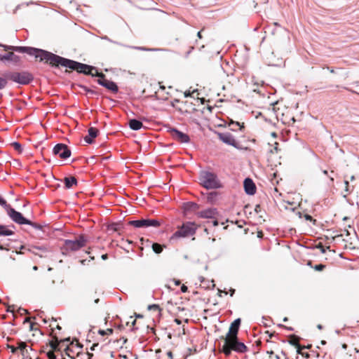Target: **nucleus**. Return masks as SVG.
Segmentation results:
<instances>
[{
  "mask_svg": "<svg viewBox=\"0 0 359 359\" xmlns=\"http://www.w3.org/2000/svg\"><path fill=\"white\" fill-rule=\"evenodd\" d=\"M12 49L27 53L28 55H34L36 58H39L40 61L48 63L52 67L62 66L80 74L98 77V79H107L105 75L102 72H99L93 66L67 59L43 49L32 47L13 48Z\"/></svg>",
  "mask_w": 359,
  "mask_h": 359,
  "instance_id": "f257e3e1",
  "label": "nucleus"
},
{
  "mask_svg": "<svg viewBox=\"0 0 359 359\" xmlns=\"http://www.w3.org/2000/svg\"><path fill=\"white\" fill-rule=\"evenodd\" d=\"M222 350L226 356H229L232 351L243 353L248 351V348L243 342L238 341V336H231L225 337Z\"/></svg>",
  "mask_w": 359,
  "mask_h": 359,
  "instance_id": "f03ea898",
  "label": "nucleus"
},
{
  "mask_svg": "<svg viewBox=\"0 0 359 359\" xmlns=\"http://www.w3.org/2000/svg\"><path fill=\"white\" fill-rule=\"evenodd\" d=\"M198 180L200 184L207 189H215L222 187L217 175L212 172L201 171Z\"/></svg>",
  "mask_w": 359,
  "mask_h": 359,
  "instance_id": "7ed1b4c3",
  "label": "nucleus"
},
{
  "mask_svg": "<svg viewBox=\"0 0 359 359\" xmlns=\"http://www.w3.org/2000/svg\"><path fill=\"white\" fill-rule=\"evenodd\" d=\"M87 241L86 236L83 234L79 236L75 240L66 239L61 248L62 253L67 255L69 252L77 251L84 247Z\"/></svg>",
  "mask_w": 359,
  "mask_h": 359,
  "instance_id": "20e7f679",
  "label": "nucleus"
},
{
  "mask_svg": "<svg viewBox=\"0 0 359 359\" xmlns=\"http://www.w3.org/2000/svg\"><path fill=\"white\" fill-rule=\"evenodd\" d=\"M3 76H6L8 81H11L20 85H27L34 80L33 75L27 71L6 72Z\"/></svg>",
  "mask_w": 359,
  "mask_h": 359,
  "instance_id": "39448f33",
  "label": "nucleus"
},
{
  "mask_svg": "<svg viewBox=\"0 0 359 359\" xmlns=\"http://www.w3.org/2000/svg\"><path fill=\"white\" fill-rule=\"evenodd\" d=\"M196 230L197 225L194 222H185L177 231L174 233L172 238L193 236L196 233Z\"/></svg>",
  "mask_w": 359,
  "mask_h": 359,
  "instance_id": "423d86ee",
  "label": "nucleus"
},
{
  "mask_svg": "<svg viewBox=\"0 0 359 359\" xmlns=\"http://www.w3.org/2000/svg\"><path fill=\"white\" fill-rule=\"evenodd\" d=\"M128 224L135 228L158 227L161 224V222L154 219H142L129 221Z\"/></svg>",
  "mask_w": 359,
  "mask_h": 359,
  "instance_id": "0eeeda50",
  "label": "nucleus"
},
{
  "mask_svg": "<svg viewBox=\"0 0 359 359\" xmlns=\"http://www.w3.org/2000/svg\"><path fill=\"white\" fill-rule=\"evenodd\" d=\"M7 214L11 219L18 224H29V220L23 217L20 212L16 211L14 208H11L10 205L7 204V206L4 208Z\"/></svg>",
  "mask_w": 359,
  "mask_h": 359,
  "instance_id": "6e6552de",
  "label": "nucleus"
},
{
  "mask_svg": "<svg viewBox=\"0 0 359 359\" xmlns=\"http://www.w3.org/2000/svg\"><path fill=\"white\" fill-rule=\"evenodd\" d=\"M0 46H2L5 50H11V52H8L3 55V62L9 61L14 64H17L20 61V57L18 55H15L13 51H16L22 53H24L11 48H21L22 46H7L1 44H0ZM26 53L28 54L27 53Z\"/></svg>",
  "mask_w": 359,
  "mask_h": 359,
  "instance_id": "1a4fd4ad",
  "label": "nucleus"
},
{
  "mask_svg": "<svg viewBox=\"0 0 359 359\" xmlns=\"http://www.w3.org/2000/svg\"><path fill=\"white\" fill-rule=\"evenodd\" d=\"M54 155L60 156L62 159H66L71 156V150L65 144H57L53 149Z\"/></svg>",
  "mask_w": 359,
  "mask_h": 359,
  "instance_id": "9d476101",
  "label": "nucleus"
},
{
  "mask_svg": "<svg viewBox=\"0 0 359 359\" xmlns=\"http://www.w3.org/2000/svg\"><path fill=\"white\" fill-rule=\"evenodd\" d=\"M28 251L41 258H47L48 253L51 252L50 249L46 245H32Z\"/></svg>",
  "mask_w": 359,
  "mask_h": 359,
  "instance_id": "9b49d317",
  "label": "nucleus"
},
{
  "mask_svg": "<svg viewBox=\"0 0 359 359\" xmlns=\"http://www.w3.org/2000/svg\"><path fill=\"white\" fill-rule=\"evenodd\" d=\"M217 135L218 136V138L219 140H221L222 142L233 146L235 148L238 149V143L235 140L233 135L230 133L226 132V133H217Z\"/></svg>",
  "mask_w": 359,
  "mask_h": 359,
  "instance_id": "f8f14e48",
  "label": "nucleus"
},
{
  "mask_svg": "<svg viewBox=\"0 0 359 359\" xmlns=\"http://www.w3.org/2000/svg\"><path fill=\"white\" fill-rule=\"evenodd\" d=\"M172 137L180 143H188L190 141V138L188 135L178 130L176 128H170L169 130Z\"/></svg>",
  "mask_w": 359,
  "mask_h": 359,
  "instance_id": "ddd939ff",
  "label": "nucleus"
},
{
  "mask_svg": "<svg viewBox=\"0 0 359 359\" xmlns=\"http://www.w3.org/2000/svg\"><path fill=\"white\" fill-rule=\"evenodd\" d=\"M244 190L248 195H254L256 193V186L253 180L249 177L244 180L243 182Z\"/></svg>",
  "mask_w": 359,
  "mask_h": 359,
  "instance_id": "4468645a",
  "label": "nucleus"
},
{
  "mask_svg": "<svg viewBox=\"0 0 359 359\" xmlns=\"http://www.w3.org/2000/svg\"><path fill=\"white\" fill-rule=\"evenodd\" d=\"M97 83L106 88L107 89L111 90L113 93H117L118 91V88L116 83L112 81H109L107 79H98Z\"/></svg>",
  "mask_w": 359,
  "mask_h": 359,
  "instance_id": "2eb2a0df",
  "label": "nucleus"
},
{
  "mask_svg": "<svg viewBox=\"0 0 359 359\" xmlns=\"http://www.w3.org/2000/svg\"><path fill=\"white\" fill-rule=\"evenodd\" d=\"M218 212L216 208H208L206 210L198 212L197 216L201 218L213 219L215 218Z\"/></svg>",
  "mask_w": 359,
  "mask_h": 359,
  "instance_id": "dca6fc26",
  "label": "nucleus"
},
{
  "mask_svg": "<svg viewBox=\"0 0 359 359\" xmlns=\"http://www.w3.org/2000/svg\"><path fill=\"white\" fill-rule=\"evenodd\" d=\"M241 319L237 318L233 320V322L231 324L229 332H227L226 337H231V336H237L239 327L241 325Z\"/></svg>",
  "mask_w": 359,
  "mask_h": 359,
  "instance_id": "f3484780",
  "label": "nucleus"
},
{
  "mask_svg": "<svg viewBox=\"0 0 359 359\" xmlns=\"http://www.w3.org/2000/svg\"><path fill=\"white\" fill-rule=\"evenodd\" d=\"M70 341L69 338H67L62 340L58 341L57 338L55 337V341H50V346L51 347L53 351H61V348L63 346L64 343L69 342Z\"/></svg>",
  "mask_w": 359,
  "mask_h": 359,
  "instance_id": "a211bd4d",
  "label": "nucleus"
},
{
  "mask_svg": "<svg viewBox=\"0 0 359 359\" xmlns=\"http://www.w3.org/2000/svg\"><path fill=\"white\" fill-rule=\"evenodd\" d=\"M128 126L133 130H138L143 127L142 123L137 119H130L128 121Z\"/></svg>",
  "mask_w": 359,
  "mask_h": 359,
  "instance_id": "6ab92c4d",
  "label": "nucleus"
},
{
  "mask_svg": "<svg viewBox=\"0 0 359 359\" xmlns=\"http://www.w3.org/2000/svg\"><path fill=\"white\" fill-rule=\"evenodd\" d=\"M64 183L66 189H70L77 184V180L73 176L67 177L64 178Z\"/></svg>",
  "mask_w": 359,
  "mask_h": 359,
  "instance_id": "aec40b11",
  "label": "nucleus"
},
{
  "mask_svg": "<svg viewBox=\"0 0 359 359\" xmlns=\"http://www.w3.org/2000/svg\"><path fill=\"white\" fill-rule=\"evenodd\" d=\"M184 207L185 211H194L199 208L198 205L194 202H188L184 204Z\"/></svg>",
  "mask_w": 359,
  "mask_h": 359,
  "instance_id": "412c9836",
  "label": "nucleus"
},
{
  "mask_svg": "<svg viewBox=\"0 0 359 359\" xmlns=\"http://www.w3.org/2000/svg\"><path fill=\"white\" fill-rule=\"evenodd\" d=\"M14 232L10 229H8L6 226L0 225V236H8L13 235Z\"/></svg>",
  "mask_w": 359,
  "mask_h": 359,
  "instance_id": "4be33fe9",
  "label": "nucleus"
},
{
  "mask_svg": "<svg viewBox=\"0 0 359 359\" xmlns=\"http://www.w3.org/2000/svg\"><path fill=\"white\" fill-rule=\"evenodd\" d=\"M18 350H20L21 353H23V351L25 350H31L33 351L31 346H28L25 342L24 341H19L18 343Z\"/></svg>",
  "mask_w": 359,
  "mask_h": 359,
  "instance_id": "5701e85b",
  "label": "nucleus"
},
{
  "mask_svg": "<svg viewBox=\"0 0 359 359\" xmlns=\"http://www.w3.org/2000/svg\"><path fill=\"white\" fill-rule=\"evenodd\" d=\"M120 226L121 224L118 223H112L107 226V230L113 232L118 231L120 229Z\"/></svg>",
  "mask_w": 359,
  "mask_h": 359,
  "instance_id": "b1692460",
  "label": "nucleus"
},
{
  "mask_svg": "<svg viewBox=\"0 0 359 359\" xmlns=\"http://www.w3.org/2000/svg\"><path fill=\"white\" fill-rule=\"evenodd\" d=\"M152 250L155 253L159 254L163 251V245L157 243H154L152 244Z\"/></svg>",
  "mask_w": 359,
  "mask_h": 359,
  "instance_id": "393cba45",
  "label": "nucleus"
},
{
  "mask_svg": "<svg viewBox=\"0 0 359 359\" xmlns=\"http://www.w3.org/2000/svg\"><path fill=\"white\" fill-rule=\"evenodd\" d=\"M88 135L93 138H95L97 136L98 134V130L95 128L90 127L88 130Z\"/></svg>",
  "mask_w": 359,
  "mask_h": 359,
  "instance_id": "a878e982",
  "label": "nucleus"
},
{
  "mask_svg": "<svg viewBox=\"0 0 359 359\" xmlns=\"http://www.w3.org/2000/svg\"><path fill=\"white\" fill-rule=\"evenodd\" d=\"M65 354L70 358V359H74V357L72 355L74 353L73 350L68 345L64 349Z\"/></svg>",
  "mask_w": 359,
  "mask_h": 359,
  "instance_id": "bb28decb",
  "label": "nucleus"
},
{
  "mask_svg": "<svg viewBox=\"0 0 359 359\" xmlns=\"http://www.w3.org/2000/svg\"><path fill=\"white\" fill-rule=\"evenodd\" d=\"M7 83L8 79L6 78V76H0V90L4 89L7 86Z\"/></svg>",
  "mask_w": 359,
  "mask_h": 359,
  "instance_id": "cd10ccee",
  "label": "nucleus"
},
{
  "mask_svg": "<svg viewBox=\"0 0 359 359\" xmlns=\"http://www.w3.org/2000/svg\"><path fill=\"white\" fill-rule=\"evenodd\" d=\"M133 48L143 50V51H151V52L161 50V49H159V48H145V47H137V46H134V47H133Z\"/></svg>",
  "mask_w": 359,
  "mask_h": 359,
  "instance_id": "c85d7f7f",
  "label": "nucleus"
},
{
  "mask_svg": "<svg viewBox=\"0 0 359 359\" xmlns=\"http://www.w3.org/2000/svg\"><path fill=\"white\" fill-rule=\"evenodd\" d=\"M33 351L31 350H25L23 351V353H22V359H33L32 356L31 355V353Z\"/></svg>",
  "mask_w": 359,
  "mask_h": 359,
  "instance_id": "c756f323",
  "label": "nucleus"
},
{
  "mask_svg": "<svg viewBox=\"0 0 359 359\" xmlns=\"http://www.w3.org/2000/svg\"><path fill=\"white\" fill-rule=\"evenodd\" d=\"M98 333L102 335V336H104V335H109V334H111L113 333V330L111 329V328H108L106 330H100L98 331Z\"/></svg>",
  "mask_w": 359,
  "mask_h": 359,
  "instance_id": "7c9ffc66",
  "label": "nucleus"
},
{
  "mask_svg": "<svg viewBox=\"0 0 359 359\" xmlns=\"http://www.w3.org/2000/svg\"><path fill=\"white\" fill-rule=\"evenodd\" d=\"M12 145L15 150L18 151L20 153L22 152V145L19 142H14L12 143Z\"/></svg>",
  "mask_w": 359,
  "mask_h": 359,
  "instance_id": "2f4dec72",
  "label": "nucleus"
},
{
  "mask_svg": "<svg viewBox=\"0 0 359 359\" xmlns=\"http://www.w3.org/2000/svg\"><path fill=\"white\" fill-rule=\"evenodd\" d=\"M29 224H27L28 225L32 226L33 228L36 229H42V226L39 224H36V223H34V222H32V221L29 220Z\"/></svg>",
  "mask_w": 359,
  "mask_h": 359,
  "instance_id": "473e14b6",
  "label": "nucleus"
},
{
  "mask_svg": "<svg viewBox=\"0 0 359 359\" xmlns=\"http://www.w3.org/2000/svg\"><path fill=\"white\" fill-rule=\"evenodd\" d=\"M148 309L150 311L151 310H154V311H160L161 310L159 306L157 304L149 305Z\"/></svg>",
  "mask_w": 359,
  "mask_h": 359,
  "instance_id": "72a5a7b5",
  "label": "nucleus"
},
{
  "mask_svg": "<svg viewBox=\"0 0 359 359\" xmlns=\"http://www.w3.org/2000/svg\"><path fill=\"white\" fill-rule=\"evenodd\" d=\"M55 351H50L47 353V357L48 358V359H56V356L54 353Z\"/></svg>",
  "mask_w": 359,
  "mask_h": 359,
  "instance_id": "f704fd0d",
  "label": "nucleus"
},
{
  "mask_svg": "<svg viewBox=\"0 0 359 359\" xmlns=\"http://www.w3.org/2000/svg\"><path fill=\"white\" fill-rule=\"evenodd\" d=\"M325 268V265L324 264H317L314 266L315 270L320 271H323Z\"/></svg>",
  "mask_w": 359,
  "mask_h": 359,
  "instance_id": "c9c22d12",
  "label": "nucleus"
},
{
  "mask_svg": "<svg viewBox=\"0 0 359 359\" xmlns=\"http://www.w3.org/2000/svg\"><path fill=\"white\" fill-rule=\"evenodd\" d=\"M84 141L88 144H92L93 142V139L89 135H87L84 137Z\"/></svg>",
  "mask_w": 359,
  "mask_h": 359,
  "instance_id": "e433bc0d",
  "label": "nucleus"
},
{
  "mask_svg": "<svg viewBox=\"0 0 359 359\" xmlns=\"http://www.w3.org/2000/svg\"><path fill=\"white\" fill-rule=\"evenodd\" d=\"M7 204L8 203L6 201L0 196V205L4 208L6 206H7Z\"/></svg>",
  "mask_w": 359,
  "mask_h": 359,
  "instance_id": "4c0bfd02",
  "label": "nucleus"
},
{
  "mask_svg": "<svg viewBox=\"0 0 359 359\" xmlns=\"http://www.w3.org/2000/svg\"><path fill=\"white\" fill-rule=\"evenodd\" d=\"M296 348H297V354H300V355H302V353H303V352H302V350H303V349H305V346H301V345L299 344V346H297V347H296Z\"/></svg>",
  "mask_w": 359,
  "mask_h": 359,
  "instance_id": "58836bf2",
  "label": "nucleus"
},
{
  "mask_svg": "<svg viewBox=\"0 0 359 359\" xmlns=\"http://www.w3.org/2000/svg\"><path fill=\"white\" fill-rule=\"evenodd\" d=\"M289 343L291 344V345H293L295 347H297L298 346H299V342L297 341V339H290L289 341Z\"/></svg>",
  "mask_w": 359,
  "mask_h": 359,
  "instance_id": "ea45409f",
  "label": "nucleus"
},
{
  "mask_svg": "<svg viewBox=\"0 0 359 359\" xmlns=\"http://www.w3.org/2000/svg\"><path fill=\"white\" fill-rule=\"evenodd\" d=\"M344 183H345V186H346V187H345V191H346L347 194H348V193H350V191H351V190H350L349 183H348V182L347 180H345Z\"/></svg>",
  "mask_w": 359,
  "mask_h": 359,
  "instance_id": "a19ab883",
  "label": "nucleus"
},
{
  "mask_svg": "<svg viewBox=\"0 0 359 359\" xmlns=\"http://www.w3.org/2000/svg\"><path fill=\"white\" fill-rule=\"evenodd\" d=\"M304 217H305L306 220L312 221L313 222V224H315L316 219H313L311 215L306 214L304 215Z\"/></svg>",
  "mask_w": 359,
  "mask_h": 359,
  "instance_id": "79ce46f5",
  "label": "nucleus"
},
{
  "mask_svg": "<svg viewBox=\"0 0 359 359\" xmlns=\"http://www.w3.org/2000/svg\"><path fill=\"white\" fill-rule=\"evenodd\" d=\"M317 248H319L322 253H325V249L324 246L321 243H319L317 245Z\"/></svg>",
  "mask_w": 359,
  "mask_h": 359,
  "instance_id": "37998d69",
  "label": "nucleus"
},
{
  "mask_svg": "<svg viewBox=\"0 0 359 359\" xmlns=\"http://www.w3.org/2000/svg\"><path fill=\"white\" fill-rule=\"evenodd\" d=\"M8 348L11 349V351L13 353H15L18 351V348L17 347H15L13 346H8Z\"/></svg>",
  "mask_w": 359,
  "mask_h": 359,
  "instance_id": "c03bdc74",
  "label": "nucleus"
},
{
  "mask_svg": "<svg viewBox=\"0 0 359 359\" xmlns=\"http://www.w3.org/2000/svg\"><path fill=\"white\" fill-rule=\"evenodd\" d=\"M187 290H188V287H187L186 285H183L181 287V291H182V292H184H184H187Z\"/></svg>",
  "mask_w": 359,
  "mask_h": 359,
  "instance_id": "a18cd8bd",
  "label": "nucleus"
},
{
  "mask_svg": "<svg viewBox=\"0 0 359 359\" xmlns=\"http://www.w3.org/2000/svg\"><path fill=\"white\" fill-rule=\"evenodd\" d=\"M43 312L38 314V318H41L44 323H47V320L45 318H43Z\"/></svg>",
  "mask_w": 359,
  "mask_h": 359,
  "instance_id": "49530a36",
  "label": "nucleus"
},
{
  "mask_svg": "<svg viewBox=\"0 0 359 359\" xmlns=\"http://www.w3.org/2000/svg\"><path fill=\"white\" fill-rule=\"evenodd\" d=\"M334 171H333V170H332V171H331V174H330V175H328V177H330V180H331L332 182H333V181H334Z\"/></svg>",
  "mask_w": 359,
  "mask_h": 359,
  "instance_id": "de8ad7c7",
  "label": "nucleus"
},
{
  "mask_svg": "<svg viewBox=\"0 0 359 359\" xmlns=\"http://www.w3.org/2000/svg\"><path fill=\"white\" fill-rule=\"evenodd\" d=\"M302 356L305 357L306 358H309L310 357L309 353L303 352L302 354Z\"/></svg>",
  "mask_w": 359,
  "mask_h": 359,
  "instance_id": "09e8293b",
  "label": "nucleus"
},
{
  "mask_svg": "<svg viewBox=\"0 0 359 359\" xmlns=\"http://www.w3.org/2000/svg\"><path fill=\"white\" fill-rule=\"evenodd\" d=\"M0 250H8V249L4 247L2 244L0 243Z\"/></svg>",
  "mask_w": 359,
  "mask_h": 359,
  "instance_id": "8fccbe9b",
  "label": "nucleus"
},
{
  "mask_svg": "<svg viewBox=\"0 0 359 359\" xmlns=\"http://www.w3.org/2000/svg\"><path fill=\"white\" fill-rule=\"evenodd\" d=\"M0 250H8V249L4 247L2 244L0 243Z\"/></svg>",
  "mask_w": 359,
  "mask_h": 359,
  "instance_id": "3c124183",
  "label": "nucleus"
},
{
  "mask_svg": "<svg viewBox=\"0 0 359 359\" xmlns=\"http://www.w3.org/2000/svg\"><path fill=\"white\" fill-rule=\"evenodd\" d=\"M218 224H219V222L217 219H215L214 221H212V225L214 226H218Z\"/></svg>",
  "mask_w": 359,
  "mask_h": 359,
  "instance_id": "603ef678",
  "label": "nucleus"
},
{
  "mask_svg": "<svg viewBox=\"0 0 359 359\" xmlns=\"http://www.w3.org/2000/svg\"><path fill=\"white\" fill-rule=\"evenodd\" d=\"M101 258H102L103 260H106V259H107V258H108V255H107V254H104V255H102V257H101Z\"/></svg>",
  "mask_w": 359,
  "mask_h": 359,
  "instance_id": "864d4df0",
  "label": "nucleus"
},
{
  "mask_svg": "<svg viewBox=\"0 0 359 359\" xmlns=\"http://www.w3.org/2000/svg\"><path fill=\"white\" fill-rule=\"evenodd\" d=\"M217 195V193L216 192H212L210 194L209 196H208V199H211L212 198V196H216Z\"/></svg>",
  "mask_w": 359,
  "mask_h": 359,
  "instance_id": "5fc2aeb1",
  "label": "nucleus"
},
{
  "mask_svg": "<svg viewBox=\"0 0 359 359\" xmlns=\"http://www.w3.org/2000/svg\"><path fill=\"white\" fill-rule=\"evenodd\" d=\"M175 322L177 324V325H180L181 324V320L178 318H175Z\"/></svg>",
  "mask_w": 359,
  "mask_h": 359,
  "instance_id": "6e6d98bb",
  "label": "nucleus"
},
{
  "mask_svg": "<svg viewBox=\"0 0 359 359\" xmlns=\"http://www.w3.org/2000/svg\"><path fill=\"white\" fill-rule=\"evenodd\" d=\"M234 293H235V290L234 289H231L230 290V295L233 296Z\"/></svg>",
  "mask_w": 359,
  "mask_h": 359,
  "instance_id": "4d7b16f0",
  "label": "nucleus"
},
{
  "mask_svg": "<svg viewBox=\"0 0 359 359\" xmlns=\"http://www.w3.org/2000/svg\"><path fill=\"white\" fill-rule=\"evenodd\" d=\"M197 36L199 38V39H201L202 38V35H201V32H198V34H197Z\"/></svg>",
  "mask_w": 359,
  "mask_h": 359,
  "instance_id": "13d9d810",
  "label": "nucleus"
},
{
  "mask_svg": "<svg viewBox=\"0 0 359 359\" xmlns=\"http://www.w3.org/2000/svg\"><path fill=\"white\" fill-rule=\"evenodd\" d=\"M259 208H260V205H256V207H255V211L257 212Z\"/></svg>",
  "mask_w": 359,
  "mask_h": 359,
  "instance_id": "bf43d9fd",
  "label": "nucleus"
},
{
  "mask_svg": "<svg viewBox=\"0 0 359 359\" xmlns=\"http://www.w3.org/2000/svg\"><path fill=\"white\" fill-rule=\"evenodd\" d=\"M341 346H342V348H344V349L347 348V344H343Z\"/></svg>",
  "mask_w": 359,
  "mask_h": 359,
  "instance_id": "052dcab7",
  "label": "nucleus"
},
{
  "mask_svg": "<svg viewBox=\"0 0 359 359\" xmlns=\"http://www.w3.org/2000/svg\"><path fill=\"white\" fill-rule=\"evenodd\" d=\"M267 353L269 354L270 355H273V351H267Z\"/></svg>",
  "mask_w": 359,
  "mask_h": 359,
  "instance_id": "680f3d73",
  "label": "nucleus"
},
{
  "mask_svg": "<svg viewBox=\"0 0 359 359\" xmlns=\"http://www.w3.org/2000/svg\"><path fill=\"white\" fill-rule=\"evenodd\" d=\"M278 143L276 142V147H274V149L276 151V152L278 151Z\"/></svg>",
  "mask_w": 359,
  "mask_h": 359,
  "instance_id": "e2e57ef3",
  "label": "nucleus"
},
{
  "mask_svg": "<svg viewBox=\"0 0 359 359\" xmlns=\"http://www.w3.org/2000/svg\"><path fill=\"white\" fill-rule=\"evenodd\" d=\"M327 69L330 70V73H334V70L333 69H330L329 67H327Z\"/></svg>",
  "mask_w": 359,
  "mask_h": 359,
  "instance_id": "0e129e2a",
  "label": "nucleus"
},
{
  "mask_svg": "<svg viewBox=\"0 0 359 359\" xmlns=\"http://www.w3.org/2000/svg\"><path fill=\"white\" fill-rule=\"evenodd\" d=\"M99 302H100V299L99 298H97V299H95V304H97Z\"/></svg>",
  "mask_w": 359,
  "mask_h": 359,
  "instance_id": "69168bd1",
  "label": "nucleus"
},
{
  "mask_svg": "<svg viewBox=\"0 0 359 359\" xmlns=\"http://www.w3.org/2000/svg\"><path fill=\"white\" fill-rule=\"evenodd\" d=\"M320 344H321L322 345H325V344H326V341H325V340H322V341H321V342H320Z\"/></svg>",
  "mask_w": 359,
  "mask_h": 359,
  "instance_id": "338daca9",
  "label": "nucleus"
},
{
  "mask_svg": "<svg viewBox=\"0 0 359 359\" xmlns=\"http://www.w3.org/2000/svg\"><path fill=\"white\" fill-rule=\"evenodd\" d=\"M318 329L321 330L323 329V326L321 325H318L317 326Z\"/></svg>",
  "mask_w": 359,
  "mask_h": 359,
  "instance_id": "774afa93",
  "label": "nucleus"
}]
</instances>
